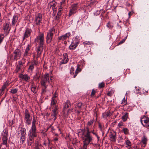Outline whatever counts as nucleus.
Instances as JSON below:
<instances>
[{"label":"nucleus","instance_id":"nucleus-53","mask_svg":"<svg viewBox=\"0 0 149 149\" xmlns=\"http://www.w3.org/2000/svg\"><path fill=\"white\" fill-rule=\"evenodd\" d=\"M82 103L81 102L78 103L77 104V107L79 109H80L81 108V106L82 105Z\"/></svg>","mask_w":149,"mask_h":149},{"label":"nucleus","instance_id":"nucleus-16","mask_svg":"<svg viewBox=\"0 0 149 149\" xmlns=\"http://www.w3.org/2000/svg\"><path fill=\"white\" fill-rule=\"evenodd\" d=\"M85 138L84 139L83 142H87L88 144L92 141V139L91 135H84Z\"/></svg>","mask_w":149,"mask_h":149},{"label":"nucleus","instance_id":"nucleus-7","mask_svg":"<svg viewBox=\"0 0 149 149\" xmlns=\"http://www.w3.org/2000/svg\"><path fill=\"white\" fill-rule=\"evenodd\" d=\"M37 130L36 127H31L29 131L28 136L36 137L37 136Z\"/></svg>","mask_w":149,"mask_h":149},{"label":"nucleus","instance_id":"nucleus-31","mask_svg":"<svg viewBox=\"0 0 149 149\" xmlns=\"http://www.w3.org/2000/svg\"><path fill=\"white\" fill-rule=\"evenodd\" d=\"M102 115L104 118H106L111 116V113L109 111L105 112L103 113Z\"/></svg>","mask_w":149,"mask_h":149},{"label":"nucleus","instance_id":"nucleus-48","mask_svg":"<svg viewBox=\"0 0 149 149\" xmlns=\"http://www.w3.org/2000/svg\"><path fill=\"white\" fill-rule=\"evenodd\" d=\"M107 26L109 28L111 29L113 27V25H111L110 23L108 22L107 24Z\"/></svg>","mask_w":149,"mask_h":149},{"label":"nucleus","instance_id":"nucleus-47","mask_svg":"<svg viewBox=\"0 0 149 149\" xmlns=\"http://www.w3.org/2000/svg\"><path fill=\"white\" fill-rule=\"evenodd\" d=\"M122 131L125 134H126L128 133V130L127 128H123V129Z\"/></svg>","mask_w":149,"mask_h":149},{"label":"nucleus","instance_id":"nucleus-44","mask_svg":"<svg viewBox=\"0 0 149 149\" xmlns=\"http://www.w3.org/2000/svg\"><path fill=\"white\" fill-rule=\"evenodd\" d=\"M8 86V83L7 82H5L2 87L1 89L4 91Z\"/></svg>","mask_w":149,"mask_h":149},{"label":"nucleus","instance_id":"nucleus-55","mask_svg":"<svg viewBox=\"0 0 149 149\" xmlns=\"http://www.w3.org/2000/svg\"><path fill=\"white\" fill-rule=\"evenodd\" d=\"M23 64L22 63V62L21 61H20L19 62L18 65H17L20 67H22L23 66Z\"/></svg>","mask_w":149,"mask_h":149},{"label":"nucleus","instance_id":"nucleus-12","mask_svg":"<svg viewBox=\"0 0 149 149\" xmlns=\"http://www.w3.org/2000/svg\"><path fill=\"white\" fill-rule=\"evenodd\" d=\"M74 41H75V43H72L69 47V48L70 49L72 50L74 49L77 47V44L79 42V41L78 39L77 38V37L75 38Z\"/></svg>","mask_w":149,"mask_h":149},{"label":"nucleus","instance_id":"nucleus-56","mask_svg":"<svg viewBox=\"0 0 149 149\" xmlns=\"http://www.w3.org/2000/svg\"><path fill=\"white\" fill-rule=\"evenodd\" d=\"M73 110L72 109H69L67 111V113L68 114H69V113H71V112H72V110Z\"/></svg>","mask_w":149,"mask_h":149},{"label":"nucleus","instance_id":"nucleus-8","mask_svg":"<svg viewBox=\"0 0 149 149\" xmlns=\"http://www.w3.org/2000/svg\"><path fill=\"white\" fill-rule=\"evenodd\" d=\"M13 54H14V59L17 60L20 58L21 56L22 52L20 49H17L14 51Z\"/></svg>","mask_w":149,"mask_h":149},{"label":"nucleus","instance_id":"nucleus-64","mask_svg":"<svg viewBox=\"0 0 149 149\" xmlns=\"http://www.w3.org/2000/svg\"><path fill=\"white\" fill-rule=\"evenodd\" d=\"M56 97H57V96H56V95H54V96L53 97H52V98H54L55 99L57 98Z\"/></svg>","mask_w":149,"mask_h":149},{"label":"nucleus","instance_id":"nucleus-54","mask_svg":"<svg viewBox=\"0 0 149 149\" xmlns=\"http://www.w3.org/2000/svg\"><path fill=\"white\" fill-rule=\"evenodd\" d=\"M40 144H39V143L37 144L35 147V149H40Z\"/></svg>","mask_w":149,"mask_h":149},{"label":"nucleus","instance_id":"nucleus-5","mask_svg":"<svg viewBox=\"0 0 149 149\" xmlns=\"http://www.w3.org/2000/svg\"><path fill=\"white\" fill-rule=\"evenodd\" d=\"M141 122L142 124L146 127H149V118L145 116L141 118Z\"/></svg>","mask_w":149,"mask_h":149},{"label":"nucleus","instance_id":"nucleus-46","mask_svg":"<svg viewBox=\"0 0 149 149\" xmlns=\"http://www.w3.org/2000/svg\"><path fill=\"white\" fill-rule=\"evenodd\" d=\"M84 145L83 147V149H87V146L89 144L87 142H83Z\"/></svg>","mask_w":149,"mask_h":149},{"label":"nucleus","instance_id":"nucleus-35","mask_svg":"<svg viewBox=\"0 0 149 149\" xmlns=\"http://www.w3.org/2000/svg\"><path fill=\"white\" fill-rule=\"evenodd\" d=\"M94 120L93 119L91 120L90 121H88L87 124V127H90V126L93 124Z\"/></svg>","mask_w":149,"mask_h":149},{"label":"nucleus","instance_id":"nucleus-10","mask_svg":"<svg viewBox=\"0 0 149 149\" xmlns=\"http://www.w3.org/2000/svg\"><path fill=\"white\" fill-rule=\"evenodd\" d=\"M42 15L40 13H38L35 17L36 24V25L39 26L42 20Z\"/></svg>","mask_w":149,"mask_h":149},{"label":"nucleus","instance_id":"nucleus-29","mask_svg":"<svg viewBox=\"0 0 149 149\" xmlns=\"http://www.w3.org/2000/svg\"><path fill=\"white\" fill-rule=\"evenodd\" d=\"M79 65H77V68L75 70L74 75L73 76L74 78H75L79 72L81 71V69L79 68Z\"/></svg>","mask_w":149,"mask_h":149},{"label":"nucleus","instance_id":"nucleus-34","mask_svg":"<svg viewBox=\"0 0 149 149\" xmlns=\"http://www.w3.org/2000/svg\"><path fill=\"white\" fill-rule=\"evenodd\" d=\"M57 100V98L55 99L54 98H52L51 100V105H53L55 104L56 103Z\"/></svg>","mask_w":149,"mask_h":149},{"label":"nucleus","instance_id":"nucleus-4","mask_svg":"<svg viewBox=\"0 0 149 149\" xmlns=\"http://www.w3.org/2000/svg\"><path fill=\"white\" fill-rule=\"evenodd\" d=\"M24 120L25 123L28 125H30L31 122L32 118L28 110L26 109L24 112Z\"/></svg>","mask_w":149,"mask_h":149},{"label":"nucleus","instance_id":"nucleus-60","mask_svg":"<svg viewBox=\"0 0 149 149\" xmlns=\"http://www.w3.org/2000/svg\"><path fill=\"white\" fill-rule=\"evenodd\" d=\"M13 120H11V121H10V120H9V125H12L13 124Z\"/></svg>","mask_w":149,"mask_h":149},{"label":"nucleus","instance_id":"nucleus-49","mask_svg":"<svg viewBox=\"0 0 149 149\" xmlns=\"http://www.w3.org/2000/svg\"><path fill=\"white\" fill-rule=\"evenodd\" d=\"M74 68L73 67H71L70 70V73L72 75H73L74 74L73 71H74Z\"/></svg>","mask_w":149,"mask_h":149},{"label":"nucleus","instance_id":"nucleus-14","mask_svg":"<svg viewBox=\"0 0 149 149\" xmlns=\"http://www.w3.org/2000/svg\"><path fill=\"white\" fill-rule=\"evenodd\" d=\"M32 30L31 29L27 28L24 32V36L23 37V40L28 37H29L30 36Z\"/></svg>","mask_w":149,"mask_h":149},{"label":"nucleus","instance_id":"nucleus-58","mask_svg":"<svg viewBox=\"0 0 149 149\" xmlns=\"http://www.w3.org/2000/svg\"><path fill=\"white\" fill-rule=\"evenodd\" d=\"M48 139L49 142H48V146L49 148H50V149H52V148L50 147L51 144L50 143V142L49 139Z\"/></svg>","mask_w":149,"mask_h":149},{"label":"nucleus","instance_id":"nucleus-26","mask_svg":"<svg viewBox=\"0 0 149 149\" xmlns=\"http://www.w3.org/2000/svg\"><path fill=\"white\" fill-rule=\"evenodd\" d=\"M2 139L3 140V143H2V144L0 145V148H1V147L2 146V144L5 145L6 146V147H7V138H2Z\"/></svg>","mask_w":149,"mask_h":149},{"label":"nucleus","instance_id":"nucleus-25","mask_svg":"<svg viewBox=\"0 0 149 149\" xmlns=\"http://www.w3.org/2000/svg\"><path fill=\"white\" fill-rule=\"evenodd\" d=\"M48 7L50 8L52 7V9H54L57 7H56V3L54 1H52L49 3L48 5Z\"/></svg>","mask_w":149,"mask_h":149},{"label":"nucleus","instance_id":"nucleus-19","mask_svg":"<svg viewBox=\"0 0 149 149\" xmlns=\"http://www.w3.org/2000/svg\"><path fill=\"white\" fill-rule=\"evenodd\" d=\"M34 137L28 135L27 141L29 146H30L33 143H34Z\"/></svg>","mask_w":149,"mask_h":149},{"label":"nucleus","instance_id":"nucleus-43","mask_svg":"<svg viewBox=\"0 0 149 149\" xmlns=\"http://www.w3.org/2000/svg\"><path fill=\"white\" fill-rule=\"evenodd\" d=\"M96 93V90H95V89H93L92 90V91L91 93V97L94 96L95 93Z\"/></svg>","mask_w":149,"mask_h":149},{"label":"nucleus","instance_id":"nucleus-59","mask_svg":"<svg viewBox=\"0 0 149 149\" xmlns=\"http://www.w3.org/2000/svg\"><path fill=\"white\" fill-rule=\"evenodd\" d=\"M126 102V100L125 97H124L122 100L121 104H124Z\"/></svg>","mask_w":149,"mask_h":149},{"label":"nucleus","instance_id":"nucleus-63","mask_svg":"<svg viewBox=\"0 0 149 149\" xmlns=\"http://www.w3.org/2000/svg\"><path fill=\"white\" fill-rule=\"evenodd\" d=\"M31 88H34V87H35L36 86L34 85L33 83H32L31 86Z\"/></svg>","mask_w":149,"mask_h":149},{"label":"nucleus","instance_id":"nucleus-17","mask_svg":"<svg viewBox=\"0 0 149 149\" xmlns=\"http://www.w3.org/2000/svg\"><path fill=\"white\" fill-rule=\"evenodd\" d=\"M63 59L60 63V65H61L67 63L68 61V59L67 58V53H64L63 54Z\"/></svg>","mask_w":149,"mask_h":149},{"label":"nucleus","instance_id":"nucleus-9","mask_svg":"<svg viewBox=\"0 0 149 149\" xmlns=\"http://www.w3.org/2000/svg\"><path fill=\"white\" fill-rule=\"evenodd\" d=\"M10 23L9 22L3 24V29L4 30L5 33L6 35L9 33L10 30Z\"/></svg>","mask_w":149,"mask_h":149},{"label":"nucleus","instance_id":"nucleus-37","mask_svg":"<svg viewBox=\"0 0 149 149\" xmlns=\"http://www.w3.org/2000/svg\"><path fill=\"white\" fill-rule=\"evenodd\" d=\"M83 44L84 45H93V42L90 41H85L83 42Z\"/></svg>","mask_w":149,"mask_h":149},{"label":"nucleus","instance_id":"nucleus-21","mask_svg":"<svg viewBox=\"0 0 149 149\" xmlns=\"http://www.w3.org/2000/svg\"><path fill=\"white\" fill-rule=\"evenodd\" d=\"M148 140V139L146 136L144 135L142 138L141 141V142L143 144V145H142V147H145L146 146Z\"/></svg>","mask_w":149,"mask_h":149},{"label":"nucleus","instance_id":"nucleus-3","mask_svg":"<svg viewBox=\"0 0 149 149\" xmlns=\"http://www.w3.org/2000/svg\"><path fill=\"white\" fill-rule=\"evenodd\" d=\"M55 30L54 27H52L47 32L46 37V43L49 44L52 40L54 34L55 33Z\"/></svg>","mask_w":149,"mask_h":149},{"label":"nucleus","instance_id":"nucleus-57","mask_svg":"<svg viewBox=\"0 0 149 149\" xmlns=\"http://www.w3.org/2000/svg\"><path fill=\"white\" fill-rule=\"evenodd\" d=\"M4 91H3V90H2L1 89H0V95L1 96L2 95H3L2 93H3V92Z\"/></svg>","mask_w":149,"mask_h":149},{"label":"nucleus","instance_id":"nucleus-61","mask_svg":"<svg viewBox=\"0 0 149 149\" xmlns=\"http://www.w3.org/2000/svg\"><path fill=\"white\" fill-rule=\"evenodd\" d=\"M107 95L111 96V91H109L107 94Z\"/></svg>","mask_w":149,"mask_h":149},{"label":"nucleus","instance_id":"nucleus-6","mask_svg":"<svg viewBox=\"0 0 149 149\" xmlns=\"http://www.w3.org/2000/svg\"><path fill=\"white\" fill-rule=\"evenodd\" d=\"M77 9V4L76 3L72 5L70 8L68 15L69 17H70L72 15L76 13Z\"/></svg>","mask_w":149,"mask_h":149},{"label":"nucleus","instance_id":"nucleus-41","mask_svg":"<svg viewBox=\"0 0 149 149\" xmlns=\"http://www.w3.org/2000/svg\"><path fill=\"white\" fill-rule=\"evenodd\" d=\"M86 129L87 130V133L86 135H90V133H91V131H90V127H86Z\"/></svg>","mask_w":149,"mask_h":149},{"label":"nucleus","instance_id":"nucleus-62","mask_svg":"<svg viewBox=\"0 0 149 149\" xmlns=\"http://www.w3.org/2000/svg\"><path fill=\"white\" fill-rule=\"evenodd\" d=\"M91 133H92L95 136L97 134L95 132H94V130L93 131H91Z\"/></svg>","mask_w":149,"mask_h":149},{"label":"nucleus","instance_id":"nucleus-42","mask_svg":"<svg viewBox=\"0 0 149 149\" xmlns=\"http://www.w3.org/2000/svg\"><path fill=\"white\" fill-rule=\"evenodd\" d=\"M4 37V36L3 34H0V44L3 41Z\"/></svg>","mask_w":149,"mask_h":149},{"label":"nucleus","instance_id":"nucleus-39","mask_svg":"<svg viewBox=\"0 0 149 149\" xmlns=\"http://www.w3.org/2000/svg\"><path fill=\"white\" fill-rule=\"evenodd\" d=\"M36 120L35 119V117L34 116L33 117V121L32 122V127H36L35 123H36Z\"/></svg>","mask_w":149,"mask_h":149},{"label":"nucleus","instance_id":"nucleus-36","mask_svg":"<svg viewBox=\"0 0 149 149\" xmlns=\"http://www.w3.org/2000/svg\"><path fill=\"white\" fill-rule=\"evenodd\" d=\"M3 137L2 138H7L8 132L6 130H4L3 131V133L2 134Z\"/></svg>","mask_w":149,"mask_h":149},{"label":"nucleus","instance_id":"nucleus-18","mask_svg":"<svg viewBox=\"0 0 149 149\" xmlns=\"http://www.w3.org/2000/svg\"><path fill=\"white\" fill-rule=\"evenodd\" d=\"M31 46L30 45H28L26 49L25 52L24 54V57L22 58V60H25V57L26 56L28 55V52L30 50L31 48Z\"/></svg>","mask_w":149,"mask_h":149},{"label":"nucleus","instance_id":"nucleus-2","mask_svg":"<svg viewBox=\"0 0 149 149\" xmlns=\"http://www.w3.org/2000/svg\"><path fill=\"white\" fill-rule=\"evenodd\" d=\"M49 74L48 73L45 74L44 77L42 79L41 81V85L43 87L42 88V92L44 93L46 91V88L48 86V84L49 82Z\"/></svg>","mask_w":149,"mask_h":149},{"label":"nucleus","instance_id":"nucleus-50","mask_svg":"<svg viewBox=\"0 0 149 149\" xmlns=\"http://www.w3.org/2000/svg\"><path fill=\"white\" fill-rule=\"evenodd\" d=\"M126 145L128 146H131V143L129 140H127L126 142Z\"/></svg>","mask_w":149,"mask_h":149},{"label":"nucleus","instance_id":"nucleus-40","mask_svg":"<svg viewBox=\"0 0 149 149\" xmlns=\"http://www.w3.org/2000/svg\"><path fill=\"white\" fill-rule=\"evenodd\" d=\"M105 84L104 82H102L100 83L99 84L98 88H101L104 87Z\"/></svg>","mask_w":149,"mask_h":149},{"label":"nucleus","instance_id":"nucleus-22","mask_svg":"<svg viewBox=\"0 0 149 149\" xmlns=\"http://www.w3.org/2000/svg\"><path fill=\"white\" fill-rule=\"evenodd\" d=\"M36 61L34 60L33 62H32L31 65L29 66L28 68L29 71L31 72L34 69V66L35 65H36Z\"/></svg>","mask_w":149,"mask_h":149},{"label":"nucleus","instance_id":"nucleus-33","mask_svg":"<svg viewBox=\"0 0 149 149\" xmlns=\"http://www.w3.org/2000/svg\"><path fill=\"white\" fill-rule=\"evenodd\" d=\"M20 132L21 136H26V129L24 128H22Z\"/></svg>","mask_w":149,"mask_h":149},{"label":"nucleus","instance_id":"nucleus-27","mask_svg":"<svg viewBox=\"0 0 149 149\" xmlns=\"http://www.w3.org/2000/svg\"><path fill=\"white\" fill-rule=\"evenodd\" d=\"M62 10V8H59L58 11L56 16V20H58L60 18L61 14V11Z\"/></svg>","mask_w":149,"mask_h":149},{"label":"nucleus","instance_id":"nucleus-13","mask_svg":"<svg viewBox=\"0 0 149 149\" xmlns=\"http://www.w3.org/2000/svg\"><path fill=\"white\" fill-rule=\"evenodd\" d=\"M58 106H56L54 109L52 110L51 116L54 118V120L55 121L57 118V115L58 113Z\"/></svg>","mask_w":149,"mask_h":149},{"label":"nucleus","instance_id":"nucleus-24","mask_svg":"<svg viewBox=\"0 0 149 149\" xmlns=\"http://www.w3.org/2000/svg\"><path fill=\"white\" fill-rule=\"evenodd\" d=\"M69 106H71L70 104V101L69 100H67L66 102L64 103V108L63 109V111H64L65 109L68 108Z\"/></svg>","mask_w":149,"mask_h":149},{"label":"nucleus","instance_id":"nucleus-23","mask_svg":"<svg viewBox=\"0 0 149 149\" xmlns=\"http://www.w3.org/2000/svg\"><path fill=\"white\" fill-rule=\"evenodd\" d=\"M41 73L40 70L37 69L36 70V75L34 76L35 78H36L37 79H38L40 77Z\"/></svg>","mask_w":149,"mask_h":149},{"label":"nucleus","instance_id":"nucleus-32","mask_svg":"<svg viewBox=\"0 0 149 149\" xmlns=\"http://www.w3.org/2000/svg\"><path fill=\"white\" fill-rule=\"evenodd\" d=\"M128 113H126L122 117V118L123 122H125L127 120L128 117Z\"/></svg>","mask_w":149,"mask_h":149},{"label":"nucleus","instance_id":"nucleus-28","mask_svg":"<svg viewBox=\"0 0 149 149\" xmlns=\"http://www.w3.org/2000/svg\"><path fill=\"white\" fill-rule=\"evenodd\" d=\"M26 136H21L19 141L20 145L22 144L25 140Z\"/></svg>","mask_w":149,"mask_h":149},{"label":"nucleus","instance_id":"nucleus-52","mask_svg":"<svg viewBox=\"0 0 149 149\" xmlns=\"http://www.w3.org/2000/svg\"><path fill=\"white\" fill-rule=\"evenodd\" d=\"M127 38V36L124 39H123L122 40H121V41H120L119 43V45H120V44H122V43H123V42H124L126 39Z\"/></svg>","mask_w":149,"mask_h":149},{"label":"nucleus","instance_id":"nucleus-51","mask_svg":"<svg viewBox=\"0 0 149 149\" xmlns=\"http://www.w3.org/2000/svg\"><path fill=\"white\" fill-rule=\"evenodd\" d=\"M31 91L33 93H36V86L35 87H34V88H31Z\"/></svg>","mask_w":149,"mask_h":149},{"label":"nucleus","instance_id":"nucleus-20","mask_svg":"<svg viewBox=\"0 0 149 149\" xmlns=\"http://www.w3.org/2000/svg\"><path fill=\"white\" fill-rule=\"evenodd\" d=\"M19 77L21 78L22 80H23L26 81H28V80L30 78L29 76L27 74H20L19 75Z\"/></svg>","mask_w":149,"mask_h":149},{"label":"nucleus","instance_id":"nucleus-11","mask_svg":"<svg viewBox=\"0 0 149 149\" xmlns=\"http://www.w3.org/2000/svg\"><path fill=\"white\" fill-rule=\"evenodd\" d=\"M71 35L70 32L67 33L65 34L59 36L58 38V42H59L61 40L63 41L66 40Z\"/></svg>","mask_w":149,"mask_h":149},{"label":"nucleus","instance_id":"nucleus-38","mask_svg":"<svg viewBox=\"0 0 149 149\" xmlns=\"http://www.w3.org/2000/svg\"><path fill=\"white\" fill-rule=\"evenodd\" d=\"M18 89L17 88H15L13 89H11L10 92L12 94H15L17 92Z\"/></svg>","mask_w":149,"mask_h":149},{"label":"nucleus","instance_id":"nucleus-30","mask_svg":"<svg viewBox=\"0 0 149 149\" xmlns=\"http://www.w3.org/2000/svg\"><path fill=\"white\" fill-rule=\"evenodd\" d=\"M18 18L15 15L13 16L12 22V25H15V24L17 22Z\"/></svg>","mask_w":149,"mask_h":149},{"label":"nucleus","instance_id":"nucleus-45","mask_svg":"<svg viewBox=\"0 0 149 149\" xmlns=\"http://www.w3.org/2000/svg\"><path fill=\"white\" fill-rule=\"evenodd\" d=\"M21 67H20L19 66L17 65L15 71L16 72V73L18 72L19 71H20V70L21 69Z\"/></svg>","mask_w":149,"mask_h":149},{"label":"nucleus","instance_id":"nucleus-1","mask_svg":"<svg viewBox=\"0 0 149 149\" xmlns=\"http://www.w3.org/2000/svg\"><path fill=\"white\" fill-rule=\"evenodd\" d=\"M35 40L37 42L39 41L38 45L36 50L37 56L36 57V58H38L40 56L43 51V47L44 45V34L43 33H40L36 38Z\"/></svg>","mask_w":149,"mask_h":149},{"label":"nucleus","instance_id":"nucleus-15","mask_svg":"<svg viewBox=\"0 0 149 149\" xmlns=\"http://www.w3.org/2000/svg\"><path fill=\"white\" fill-rule=\"evenodd\" d=\"M109 137L111 141L112 142H115L116 139V132H111L109 135Z\"/></svg>","mask_w":149,"mask_h":149}]
</instances>
